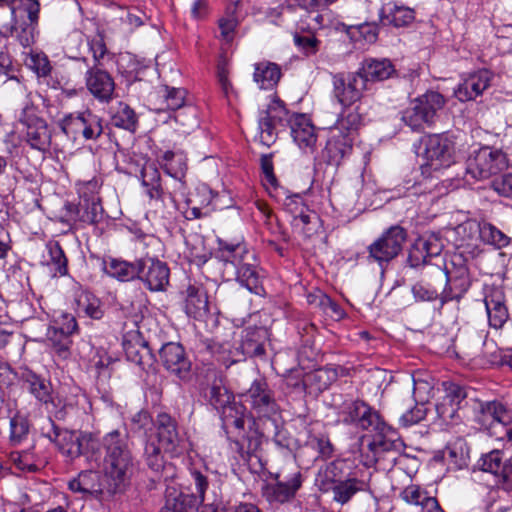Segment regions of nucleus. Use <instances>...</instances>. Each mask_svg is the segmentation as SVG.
Listing matches in <instances>:
<instances>
[{"mask_svg": "<svg viewBox=\"0 0 512 512\" xmlns=\"http://www.w3.org/2000/svg\"><path fill=\"white\" fill-rule=\"evenodd\" d=\"M341 398V395L333 398V406L338 410L339 421L372 433L373 440L369 443L372 451H389L395 446L397 433L384 422L374 408L360 400L346 399L339 403L338 400Z\"/></svg>", "mask_w": 512, "mask_h": 512, "instance_id": "obj_1", "label": "nucleus"}, {"mask_svg": "<svg viewBox=\"0 0 512 512\" xmlns=\"http://www.w3.org/2000/svg\"><path fill=\"white\" fill-rule=\"evenodd\" d=\"M217 258L224 262L225 266L235 268L236 280L248 291L259 296L265 294L263 287L264 275L258 267L255 254L246 248L241 241H228L218 239Z\"/></svg>", "mask_w": 512, "mask_h": 512, "instance_id": "obj_2", "label": "nucleus"}, {"mask_svg": "<svg viewBox=\"0 0 512 512\" xmlns=\"http://www.w3.org/2000/svg\"><path fill=\"white\" fill-rule=\"evenodd\" d=\"M104 472L114 491L126 487L134 472V461L126 432L113 430L104 435Z\"/></svg>", "mask_w": 512, "mask_h": 512, "instance_id": "obj_3", "label": "nucleus"}, {"mask_svg": "<svg viewBox=\"0 0 512 512\" xmlns=\"http://www.w3.org/2000/svg\"><path fill=\"white\" fill-rule=\"evenodd\" d=\"M358 102L359 98H336L341 110L325 147L327 161L331 165H339L352 151L356 129L361 121Z\"/></svg>", "mask_w": 512, "mask_h": 512, "instance_id": "obj_4", "label": "nucleus"}, {"mask_svg": "<svg viewBox=\"0 0 512 512\" xmlns=\"http://www.w3.org/2000/svg\"><path fill=\"white\" fill-rule=\"evenodd\" d=\"M394 71L392 63L387 59H366L361 73L333 76L335 96L361 94L367 89L368 81H383L388 79Z\"/></svg>", "mask_w": 512, "mask_h": 512, "instance_id": "obj_5", "label": "nucleus"}, {"mask_svg": "<svg viewBox=\"0 0 512 512\" xmlns=\"http://www.w3.org/2000/svg\"><path fill=\"white\" fill-rule=\"evenodd\" d=\"M263 437H272L275 445L280 449L288 451L292 450L293 439L284 428L280 414L277 416V418L274 417L271 420L261 424L260 427H249V431L247 434L243 435L242 441L236 442L239 447L238 451L243 460L249 462L255 458L259 461V457L256 453L261 447Z\"/></svg>", "mask_w": 512, "mask_h": 512, "instance_id": "obj_6", "label": "nucleus"}, {"mask_svg": "<svg viewBox=\"0 0 512 512\" xmlns=\"http://www.w3.org/2000/svg\"><path fill=\"white\" fill-rule=\"evenodd\" d=\"M241 398L250 407L253 415L252 428L260 427L281 414L274 392L263 378L255 379L249 389L241 394Z\"/></svg>", "mask_w": 512, "mask_h": 512, "instance_id": "obj_7", "label": "nucleus"}, {"mask_svg": "<svg viewBox=\"0 0 512 512\" xmlns=\"http://www.w3.org/2000/svg\"><path fill=\"white\" fill-rule=\"evenodd\" d=\"M511 162L512 157L507 153L482 147L467 159L466 171L475 179H486L507 169Z\"/></svg>", "mask_w": 512, "mask_h": 512, "instance_id": "obj_8", "label": "nucleus"}, {"mask_svg": "<svg viewBox=\"0 0 512 512\" xmlns=\"http://www.w3.org/2000/svg\"><path fill=\"white\" fill-rule=\"evenodd\" d=\"M482 224L483 222L476 219L457 214L456 221L447 225L446 233L457 247L463 248L464 252L474 258L481 253Z\"/></svg>", "mask_w": 512, "mask_h": 512, "instance_id": "obj_9", "label": "nucleus"}, {"mask_svg": "<svg viewBox=\"0 0 512 512\" xmlns=\"http://www.w3.org/2000/svg\"><path fill=\"white\" fill-rule=\"evenodd\" d=\"M407 238L404 228L391 226L377 240L368 246V260L377 262L380 267L389 263L403 248Z\"/></svg>", "mask_w": 512, "mask_h": 512, "instance_id": "obj_10", "label": "nucleus"}, {"mask_svg": "<svg viewBox=\"0 0 512 512\" xmlns=\"http://www.w3.org/2000/svg\"><path fill=\"white\" fill-rule=\"evenodd\" d=\"M196 494H183L172 491L166 495L165 505L160 512H197L200 504L206 500V490L208 488V479L199 471L191 473Z\"/></svg>", "mask_w": 512, "mask_h": 512, "instance_id": "obj_11", "label": "nucleus"}, {"mask_svg": "<svg viewBox=\"0 0 512 512\" xmlns=\"http://www.w3.org/2000/svg\"><path fill=\"white\" fill-rule=\"evenodd\" d=\"M426 166L437 171L454 162L455 144L446 134L428 135L423 139Z\"/></svg>", "mask_w": 512, "mask_h": 512, "instance_id": "obj_12", "label": "nucleus"}, {"mask_svg": "<svg viewBox=\"0 0 512 512\" xmlns=\"http://www.w3.org/2000/svg\"><path fill=\"white\" fill-rule=\"evenodd\" d=\"M476 466L482 472L493 475L498 488L512 492V461L505 458L503 450L493 449L482 454Z\"/></svg>", "mask_w": 512, "mask_h": 512, "instance_id": "obj_13", "label": "nucleus"}, {"mask_svg": "<svg viewBox=\"0 0 512 512\" xmlns=\"http://www.w3.org/2000/svg\"><path fill=\"white\" fill-rule=\"evenodd\" d=\"M445 98H411L402 111V121L413 130H420L425 124L430 125L436 112L445 103Z\"/></svg>", "mask_w": 512, "mask_h": 512, "instance_id": "obj_14", "label": "nucleus"}, {"mask_svg": "<svg viewBox=\"0 0 512 512\" xmlns=\"http://www.w3.org/2000/svg\"><path fill=\"white\" fill-rule=\"evenodd\" d=\"M56 442L61 453L70 459L91 453L93 456L98 450V440L92 433L80 431H55Z\"/></svg>", "mask_w": 512, "mask_h": 512, "instance_id": "obj_15", "label": "nucleus"}, {"mask_svg": "<svg viewBox=\"0 0 512 512\" xmlns=\"http://www.w3.org/2000/svg\"><path fill=\"white\" fill-rule=\"evenodd\" d=\"M474 420L482 430L495 436V427L501 425L505 429L511 425L512 415L507 407L499 401H480L475 408Z\"/></svg>", "mask_w": 512, "mask_h": 512, "instance_id": "obj_16", "label": "nucleus"}, {"mask_svg": "<svg viewBox=\"0 0 512 512\" xmlns=\"http://www.w3.org/2000/svg\"><path fill=\"white\" fill-rule=\"evenodd\" d=\"M290 135L303 154L313 155L317 151L318 129L304 113H292L289 120Z\"/></svg>", "mask_w": 512, "mask_h": 512, "instance_id": "obj_17", "label": "nucleus"}, {"mask_svg": "<svg viewBox=\"0 0 512 512\" xmlns=\"http://www.w3.org/2000/svg\"><path fill=\"white\" fill-rule=\"evenodd\" d=\"M170 269L168 265L153 257L138 259V275L144 286L152 292L164 291L169 284Z\"/></svg>", "mask_w": 512, "mask_h": 512, "instance_id": "obj_18", "label": "nucleus"}, {"mask_svg": "<svg viewBox=\"0 0 512 512\" xmlns=\"http://www.w3.org/2000/svg\"><path fill=\"white\" fill-rule=\"evenodd\" d=\"M280 473L275 474V482L266 483L262 486V496L271 505L284 504L296 496L302 486V474L296 470L286 480H280Z\"/></svg>", "mask_w": 512, "mask_h": 512, "instance_id": "obj_19", "label": "nucleus"}, {"mask_svg": "<svg viewBox=\"0 0 512 512\" xmlns=\"http://www.w3.org/2000/svg\"><path fill=\"white\" fill-rule=\"evenodd\" d=\"M61 130L69 137L82 135L85 139H97L103 132L101 119L88 112L67 115L60 123Z\"/></svg>", "mask_w": 512, "mask_h": 512, "instance_id": "obj_20", "label": "nucleus"}, {"mask_svg": "<svg viewBox=\"0 0 512 512\" xmlns=\"http://www.w3.org/2000/svg\"><path fill=\"white\" fill-rule=\"evenodd\" d=\"M370 478L371 473L362 470L351 475L345 481L336 484V486H332L330 490L333 493V500L340 505H345L357 493H371Z\"/></svg>", "mask_w": 512, "mask_h": 512, "instance_id": "obj_21", "label": "nucleus"}, {"mask_svg": "<svg viewBox=\"0 0 512 512\" xmlns=\"http://www.w3.org/2000/svg\"><path fill=\"white\" fill-rule=\"evenodd\" d=\"M163 366L180 379H186L191 370V361L187 358L183 346L179 343L164 344L159 351Z\"/></svg>", "mask_w": 512, "mask_h": 512, "instance_id": "obj_22", "label": "nucleus"}, {"mask_svg": "<svg viewBox=\"0 0 512 512\" xmlns=\"http://www.w3.org/2000/svg\"><path fill=\"white\" fill-rule=\"evenodd\" d=\"M484 303L489 325L495 329L502 328L509 319L503 289L495 286L489 287L485 293Z\"/></svg>", "mask_w": 512, "mask_h": 512, "instance_id": "obj_23", "label": "nucleus"}, {"mask_svg": "<svg viewBox=\"0 0 512 512\" xmlns=\"http://www.w3.org/2000/svg\"><path fill=\"white\" fill-rule=\"evenodd\" d=\"M374 8L378 9L379 21L384 26L405 27L415 19V11L412 8L394 0H383L380 7L375 5Z\"/></svg>", "mask_w": 512, "mask_h": 512, "instance_id": "obj_24", "label": "nucleus"}, {"mask_svg": "<svg viewBox=\"0 0 512 512\" xmlns=\"http://www.w3.org/2000/svg\"><path fill=\"white\" fill-rule=\"evenodd\" d=\"M154 424L160 446L168 453H180L183 439L179 435L175 419L167 413H159Z\"/></svg>", "mask_w": 512, "mask_h": 512, "instance_id": "obj_25", "label": "nucleus"}, {"mask_svg": "<svg viewBox=\"0 0 512 512\" xmlns=\"http://www.w3.org/2000/svg\"><path fill=\"white\" fill-rule=\"evenodd\" d=\"M21 122L26 127L25 140L28 145L41 152L48 151L52 134L46 121L33 115H25Z\"/></svg>", "mask_w": 512, "mask_h": 512, "instance_id": "obj_26", "label": "nucleus"}, {"mask_svg": "<svg viewBox=\"0 0 512 512\" xmlns=\"http://www.w3.org/2000/svg\"><path fill=\"white\" fill-rule=\"evenodd\" d=\"M351 462L344 459H337L327 464L318 473L317 482L322 491H328L332 486L345 481L351 475L358 473L352 470Z\"/></svg>", "mask_w": 512, "mask_h": 512, "instance_id": "obj_27", "label": "nucleus"}, {"mask_svg": "<svg viewBox=\"0 0 512 512\" xmlns=\"http://www.w3.org/2000/svg\"><path fill=\"white\" fill-rule=\"evenodd\" d=\"M401 500L408 505L419 508V512H444L438 500L417 484L406 486L399 494Z\"/></svg>", "mask_w": 512, "mask_h": 512, "instance_id": "obj_28", "label": "nucleus"}, {"mask_svg": "<svg viewBox=\"0 0 512 512\" xmlns=\"http://www.w3.org/2000/svg\"><path fill=\"white\" fill-rule=\"evenodd\" d=\"M122 344L127 359L137 365L149 364L153 358L148 343L137 330L126 333Z\"/></svg>", "mask_w": 512, "mask_h": 512, "instance_id": "obj_29", "label": "nucleus"}, {"mask_svg": "<svg viewBox=\"0 0 512 512\" xmlns=\"http://www.w3.org/2000/svg\"><path fill=\"white\" fill-rule=\"evenodd\" d=\"M438 276L440 282L445 281V287L441 292V305L452 300H460L471 286V280L466 270L459 271L456 276L438 272Z\"/></svg>", "mask_w": 512, "mask_h": 512, "instance_id": "obj_30", "label": "nucleus"}, {"mask_svg": "<svg viewBox=\"0 0 512 512\" xmlns=\"http://www.w3.org/2000/svg\"><path fill=\"white\" fill-rule=\"evenodd\" d=\"M102 67H88L85 73L86 87L92 96H112L115 90L113 77Z\"/></svg>", "mask_w": 512, "mask_h": 512, "instance_id": "obj_31", "label": "nucleus"}, {"mask_svg": "<svg viewBox=\"0 0 512 512\" xmlns=\"http://www.w3.org/2000/svg\"><path fill=\"white\" fill-rule=\"evenodd\" d=\"M185 312L188 316L203 320L209 312L208 296L201 285L190 284L185 291Z\"/></svg>", "mask_w": 512, "mask_h": 512, "instance_id": "obj_32", "label": "nucleus"}, {"mask_svg": "<svg viewBox=\"0 0 512 512\" xmlns=\"http://www.w3.org/2000/svg\"><path fill=\"white\" fill-rule=\"evenodd\" d=\"M493 78L492 72L481 69L465 78L455 90V95L479 96L491 85Z\"/></svg>", "mask_w": 512, "mask_h": 512, "instance_id": "obj_33", "label": "nucleus"}, {"mask_svg": "<svg viewBox=\"0 0 512 512\" xmlns=\"http://www.w3.org/2000/svg\"><path fill=\"white\" fill-rule=\"evenodd\" d=\"M104 272L121 282H128L137 279L138 259L128 262L123 259L109 258L103 261Z\"/></svg>", "mask_w": 512, "mask_h": 512, "instance_id": "obj_34", "label": "nucleus"}, {"mask_svg": "<svg viewBox=\"0 0 512 512\" xmlns=\"http://www.w3.org/2000/svg\"><path fill=\"white\" fill-rule=\"evenodd\" d=\"M281 78L280 67L269 61H262L254 65L253 79L260 89L273 90Z\"/></svg>", "mask_w": 512, "mask_h": 512, "instance_id": "obj_35", "label": "nucleus"}, {"mask_svg": "<svg viewBox=\"0 0 512 512\" xmlns=\"http://www.w3.org/2000/svg\"><path fill=\"white\" fill-rule=\"evenodd\" d=\"M25 388L41 403L47 405L52 402V387L49 381L39 375L28 371L23 374Z\"/></svg>", "mask_w": 512, "mask_h": 512, "instance_id": "obj_36", "label": "nucleus"}, {"mask_svg": "<svg viewBox=\"0 0 512 512\" xmlns=\"http://www.w3.org/2000/svg\"><path fill=\"white\" fill-rule=\"evenodd\" d=\"M241 352L238 348L235 351H232L230 347H226V345L219 346V353L223 354L220 357V360L226 367L239 362L241 360L238 356H253V355H261L264 353V348L261 344L254 342L252 340H244L241 345Z\"/></svg>", "mask_w": 512, "mask_h": 512, "instance_id": "obj_37", "label": "nucleus"}, {"mask_svg": "<svg viewBox=\"0 0 512 512\" xmlns=\"http://www.w3.org/2000/svg\"><path fill=\"white\" fill-rule=\"evenodd\" d=\"M69 488L73 492L82 494H98L102 491L100 475L94 470L83 471L77 478L69 482Z\"/></svg>", "mask_w": 512, "mask_h": 512, "instance_id": "obj_38", "label": "nucleus"}, {"mask_svg": "<svg viewBox=\"0 0 512 512\" xmlns=\"http://www.w3.org/2000/svg\"><path fill=\"white\" fill-rule=\"evenodd\" d=\"M19 12L16 8H12V25L9 33L23 48H29L34 43V23L19 19Z\"/></svg>", "mask_w": 512, "mask_h": 512, "instance_id": "obj_39", "label": "nucleus"}, {"mask_svg": "<svg viewBox=\"0 0 512 512\" xmlns=\"http://www.w3.org/2000/svg\"><path fill=\"white\" fill-rule=\"evenodd\" d=\"M211 202L210 192L206 187L197 189L195 194H191L186 199V208L183 210V215L187 220H195L202 218L205 213L202 209L207 207Z\"/></svg>", "mask_w": 512, "mask_h": 512, "instance_id": "obj_40", "label": "nucleus"}, {"mask_svg": "<svg viewBox=\"0 0 512 512\" xmlns=\"http://www.w3.org/2000/svg\"><path fill=\"white\" fill-rule=\"evenodd\" d=\"M440 251L441 247L437 239L420 238L414 243L409 257L413 262V265H419L421 263H426L431 257L439 255Z\"/></svg>", "mask_w": 512, "mask_h": 512, "instance_id": "obj_41", "label": "nucleus"}, {"mask_svg": "<svg viewBox=\"0 0 512 512\" xmlns=\"http://www.w3.org/2000/svg\"><path fill=\"white\" fill-rule=\"evenodd\" d=\"M284 205L293 215V225L296 227L302 226L304 228L311 223L312 217H316L314 212L305 207L299 195L286 196Z\"/></svg>", "mask_w": 512, "mask_h": 512, "instance_id": "obj_42", "label": "nucleus"}, {"mask_svg": "<svg viewBox=\"0 0 512 512\" xmlns=\"http://www.w3.org/2000/svg\"><path fill=\"white\" fill-rule=\"evenodd\" d=\"M220 413L224 427H234L239 433L245 431L246 407L243 404L233 401Z\"/></svg>", "mask_w": 512, "mask_h": 512, "instance_id": "obj_43", "label": "nucleus"}, {"mask_svg": "<svg viewBox=\"0 0 512 512\" xmlns=\"http://www.w3.org/2000/svg\"><path fill=\"white\" fill-rule=\"evenodd\" d=\"M111 121L114 126L128 131H135L137 126L134 110L122 101H118L116 107H111Z\"/></svg>", "mask_w": 512, "mask_h": 512, "instance_id": "obj_44", "label": "nucleus"}, {"mask_svg": "<svg viewBox=\"0 0 512 512\" xmlns=\"http://www.w3.org/2000/svg\"><path fill=\"white\" fill-rule=\"evenodd\" d=\"M88 51L92 55L93 65L91 67L104 66L105 59L111 53L109 52L105 43V36L103 32L98 31L94 36H87L86 38Z\"/></svg>", "mask_w": 512, "mask_h": 512, "instance_id": "obj_45", "label": "nucleus"}, {"mask_svg": "<svg viewBox=\"0 0 512 512\" xmlns=\"http://www.w3.org/2000/svg\"><path fill=\"white\" fill-rule=\"evenodd\" d=\"M261 170L263 173L262 183L269 194L280 201V191L277 178L274 174L272 154H265L260 159Z\"/></svg>", "mask_w": 512, "mask_h": 512, "instance_id": "obj_46", "label": "nucleus"}, {"mask_svg": "<svg viewBox=\"0 0 512 512\" xmlns=\"http://www.w3.org/2000/svg\"><path fill=\"white\" fill-rule=\"evenodd\" d=\"M23 61L25 65L34 71L39 78H43L46 85H50V80L47 77L51 71V66L45 54L30 51L25 54Z\"/></svg>", "mask_w": 512, "mask_h": 512, "instance_id": "obj_47", "label": "nucleus"}, {"mask_svg": "<svg viewBox=\"0 0 512 512\" xmlns=\"http://www.w3.org/2000/svg\"><path fill=\"white\" fill-rule=\"evenodd\" d=\"M76 312L93 319H100L103 315L99 299L88 292H82L76 298Z\"/></svg>", "mask_w": 512, "mask_h": 512, "instance_id": "obj_48", "label": "nucleus"}, {"mask_svg": "<svg viewBox=\"0 0 512 512\" xmlns=\"http://www.w3.org/2000/svg\"><path fill=\"white\" fill-rule=\"evenodd\" d=\"M46 249L48 252V259H46V262L47 265L53 267L54 275H66L68 272L67 258L59 242L49 241L46 244Z\"/></svg>", "mask_w": 512, "mask_h": 512, "instance_id": "obj_49", "label": "nucleus"}, {"mask_svg": "<svg viewBox=\"0 0 512 512\" xmlns=\"http://www.w3.org/2000/svg\"><path fill=\"white\" fill-rule=\"evenodd\" d=\"M259 114L276 124H282L283 122L289 124V120L292 116L285 102L280 98H273L266 109L261 110Z\"/></svg>", "mask_w": 512, "mask_h": 512, "instance_id": "obj_50", "label": "nucleus"}, {"mask_svg": "<svg viewBox=\"0 0 512 512\" xmlns=\"http://www.w3.org/2000/svg\"><path fill=\"white\" fill-rule=\"evenodd\" d=\"M356 7L365 10L366 16L363 17L364 23L358 25V30L360 34L363 36V38L367 42H375L378 36V28L375 23H368L369 14L371 13V6L372 1L371 0H356Z\"/></svg>", "mask_w": 512, "mask_h": 512, "instance_id": "obj_51", "label": "nucleus"}, {"mask_svg": "<svg viewBox=\"0 0 512 512\" xmlns=\"http://www.w3.org/2000/svg\"><path fill=\"white\" fill-rule=\"evenodd\" d=\"M11 461L23 472L33 473L40 469L41 462L30 450H23L11 453Z\"/></svg>", "mask_w": 512, "mask_h": 512, "instance_id": "obj_52", "label": "nucleus"}, {"mask_svg": "<svg viewBox=\"0 0 512 512\" xmlns=\"http://www.w3.org/2000/svg\"><path fill=\"white\" fill-rule=\"evenodd\" d=\"M510 242V238L494 225L483 221L481 243H486L496 248H503Z\"/></svg>", "mask_w": 512, "mask_h": 512, "instance_id": "obj_53", "label": "nucleus"}, {"mask_svg": "<svg viewBox=\"0 0 512 512\" xmlns=\"http://www.w3.org/2000/svg\"><path fill=\"white\" fill-rule=\"evenodd\" d=\"M81 225L95 224L102 219L103 208L100 201H81L79 206Z\"/></svg>", "mask_w": 512, "mask_h": 512, "instance_id": "obj_54", "label": "nucleus"}, {"mask_svg": "<svg viewBox=\"0 0 512 512\" xmlns=\"http://www.w3.org/2000/svg\"><path fill=\"white\" fill-rule=\"evenodd\" d=\"M163 167L166 173L175 179L184 177L187 170V165L183 157L175 155L172 151H166L163 154Z\"/></svg>", "mask_w": 512, "mask_h": 512, "instance_id": "obj_55", "label": "nucleus"}, {"mask_svg": "<svg viewBox=\"0 0 512 512\" xmlns=\"http://www.w3.org/2000/svg\"><path fill=\"white\" fill-rule=\"evenodd\" d=\"M70 336L71 335L61 333L59 330L52 328L48 330V339L51 342L52 348L62 359H66L70 355V347L72 344Z\"/></svg>", "mask_w": 512, "mask_h": 512, "instance_id": "obj_56", "label": "nucleus"}, {"mask_svg": "<svg viewBox=\"0 0 512 512\" xmlns=\"http://www.w3.org/2000/svg\"><path fill=\"white\" fill-rule=\"evenodd\" d=\"M141 179L142 184L146 187H149L147 193L150 198H159L161 195L160 188V174L158 170L152 166L148 165L143 167L141 171Z\"/></svg>", "mask_w": 512, "mask_h": 512, "instance_id": "obj_57", "label": "nucleus"}, {"mask_svg": "<svg viewBox=\"0 0 512 512\" xmlns=\"http://www.w3.org/2000/svg\"><path fill=\"white\" fill-rule=\"evenodd\" d=\"M76 188L81 201H100L99 190L101 182L98 178L94 177L87 181H78Z\"/></svg>", "mask_w": 512, "mask_h": 512, "instance_id": "obj_58", "label": "nucleus"}, {"mask_svg": "<svg viewBox=\"0 0 512 512\" xmlns=\"http://www.w3.org/2000/svg\"><path fill=\"white\" fill-rule=\"evenodd\" d=\"M412 293L417 301L441 300V293L431 283L419 281L412 286Z\"/></svg>", "mask_w": 512, "mask_h": 512, "instance_id": "obj_59", "label": "nucleus"}, {"mask_svg": "<svg viewBox=\"0 0 512 512\" xmlns=\"http://www.w3.org/2000/svg\"><path fill=\"white\" fill-rule=\"evenodd\" d=\"M259 139L261 144L269 147L277 140L276 123L259 114L258 120Z\"/></svg>", "mask_w": 512, "mask_h": 512, "instance_id": "obj_60", "label": "nucleus"}, {"mask_svg": "<svg viewBox=\"0 0 512 512\" xmlns=\"http://www.w3.org/2000/svg\"><path fill=\"white\" fill-rule=\"evenodd\" d=\"M336 378V370L329 367L317 369L308 376V379L315 384L318 390L327 389Z\"/></svg>", "mask_w": 512, "mask_h": 512, "instance_id": "obj_61", "label": "nucleus"}, {"mask_svg": "<svg viewBox=\"0 0 512 512\" xmlns=\"http://www.w3.org/2000/svg\"><path fill=\"white\" fill-rule=\"evenodd\" d=\"M29 433V422L21 416L16 415L10 421V440L13 444H19Z\"/></svg>", "mask_w": 512, "mask_h": 512, "instance_id": "obj_62", "label": "nucleus"}, {"mask_svg": "<svg viewBox=\"0 0 512 512\" xmlns=\"http://www.w3.org/2000/svg\"><path fill=\"white\" fill-rule=\"evenodd\" d=\"M445 396L442 402L461 407V404L465 401L467 394L465 389L459 384L453 382H444Z\"/></svg>", "mask_w": 512, "mask_h": 512, "instance_id": "obj_63", "label": "nucleus"}, {"mask_svg": "<svg viewBox=\"0 0 512 512\" xmlns=\"http://www.w3.org/2000/svg\"><path fill=\"white\" fill-rule=\"evenodd\" d=\"M233 401L234 397L226 387L221 385H213L211 387L210 402L218 411H221L226 405Z\"/></svg>", "mask_w": 512, "mask_h": 512, "instance_id": "obj_64", "label": "nucleus"}]
</instances>
